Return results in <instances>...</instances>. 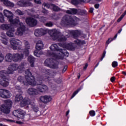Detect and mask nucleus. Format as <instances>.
<instances>
[{
	"mask_svg": "<svg viewBox=\"0 0 126 126\" xmlns=\"http://www.w3.org/2000/svg\"><path fill=\"white\" fill-rule=\"evenodd\" d=\"M3 14L4 16L7 17L8 21L12 24H19V27L17 29V31L15 32L16 35L18 36H22L23 33L25 32V26L23 25L22 22H20L19 18H16L13 20V14L11 11L8 10H4Z\"/></svg>",
	"mask_w": 126,
	"mask_h": 126,
	"instance_id": "obj_1",
	"label": "nucleus"
},
{
	"mask_svg": "<svg viewBox=\"0 0 126 126\" xmlns=\"http://www.w3.org/2000/svg\"><path fill=\"white\" fill-rule=\"evenodd\" d=\"M58 45H60L59 43L58 44H53L50 47V49L52 52L53 51L59 52L60 53H59L58 54L56 55L55 53L51 52L50 51H48L47 54L48 55H49L50 57H53L54 58L59 59V60H63L64 56L67 57L69 54L65 49H60Z\"/></svg>",
	"mask_w": 126,
	"mask_h": 126,
	"instance_id": "obj_2",
	"label": "nucleus"
},
{
	"mask_svg": "<svg viewBox=\"0 0 126 126\" xmlns=\"http://www.w3.org/2000/svg\"><path fill=\"white\" fill-rule=\"evenodd\" d=\"M26 73L27 74L26 78L27 82L30 85H44V84H43V78L38 77L36 82V81L34 79V77L32 76V73H31V72H30L29 69H28L27 70H26Z\"/></svg>",
	"mask_w": 126,
	"mask_h": 126,
	"instance_id": "obj_3",
	"label": "nucleus"
},
{
	"mask_svg": "<svg viewBox=\"0 0 126 126\" xmlns=\"http://www.w3.org/2000/svg\"><path fill=\"white\" fill-rule=\"evenodd\" d=\"M50 36L54 41H58L59 42H63L66 41V38L63 37V34L60 31L56 29H54L50 32Z\"/></svg>",
	"mask_w": 126,
	"mask_h": 126,
	"instance_id": "obj_4",
	"label": "nucleus"
},
{
	"mask_svg": "<svg viewBox=\"0 0 126 126\" xmlns=\"http://www.w3.org/2000/svg\"><path fill=\"white\" fill-rule=\"evenodd\" d=\"M4 104L0 106V110L4 114H9L10 108L12 106V101L9 99L4 100Z\"/></svg>",
	"mask_w": 126,
	"mask_h": 126,
	"instance_id": "obj_5",
	"label": "nucleus"
},
{
	"mask_svg": "<svg viewBox=\"0 0 126 126\" xmlns=\"http://www.w3.org/2000/svg\"><path fill=\"white\" fill-rule=\"evenodd\" d=\"M74 24V20L68 15L64 16L62 20L61 25L63 27H66Z\"/></svg>",
	"mask_w": 126,
	"mask_h": 126,
	"instance_id": "obj_6",
	"label": "nucleus"
},
{
	"mask_svg": "<svg viewBox=\"0 0 126 126\" xmlns=\"http://www.w3.org/2000/svg\"><path fill=\"white\" fill-rule=\"evenodd\" d=\"M44 64L46 66H48L51 68H59V63L57 62V61L53 58L47 59L44 61Z\"/></svg>",
	"mask_w": 126,
	"mask_h": 126,
	"instance_id": "obj_7",
	"label": "nucleus"
},
{
	"mask_svg": "<svg viewBox=\"0 0 126 126\" xmlns=\"http://www.w3.org/2000/svg\"><path fill=\"white\" fill-rule=\"evenodd\" d=\"M68 14H78V15H84L87 14L85 10H81L80 9L72 8L66 11Z\"/></svg>",
	"mask_w": 126,
	"mask_h": 126,
	"instance_id": "obj_8",
	"label": "nucleus"
},
{
	"mask_svg": "<svg viewBox=\"0 0 126 126\" xmlns=\"http://www.w3.org/2000/svg\"><path fill=\"white\" fill-rule=\"evenodd\" d=\"M0 28L2 30H7V31H12V32H15V30L14 29V27L11 24H2L0 26Z\"/></svg>",
	"mask_w": 126,
	"mask_h": 126,
	"instance_id": "obj_9",
	"label": "nucleus"
},
{
	"mask_svg": "<svg viewBox=\"0 0 126 126\" xmlns=\"http://www.w3.org/2000/svg\"><path fill=\"white\" fill-rule=\"evenodd\" d=\"M24 55L23 54L16 53L13 54V62L17 63L18 62H21L23 60Z\"/></svg>",
	"mask_w": 126,
	"mask_h": 126,
	"instance_id": "obj_10",
	"label": "nucleus"
},
{
	"mask_svg": "<svg viewBox=\"0 0 126 126\" xmlns=\"http://www.w3.org/2000/svg\"><path fill=\"white\" fill-rule=\"evenodd\" d=\"M11 94L9 93V92L7 90L0 89V97L7 99V98H10Z\"/></svg>",
	"mask_w": 126,
	"mask_h": 126,
	"instance_id": "obj_11",
	"label": "nucleus"
},
{
	"mask_svg": "<svg viewBox=\"0 0 126 126\" xmlns=\"http://www.w3.org/2000/svg\"><path fill=\"white\" fill-rule=\"evenodd\" d=\"M26 23L30 26H36L38 23V22L36 19L33 18H27L26 19Z\"/></svg>",
	"mask_w": 126,
	"mask_h": 126,
	"instance_id": "obj_12",
	"label": "nucleus"
},
{
	"mask_svg": "<svg viewBox=\"0 0 126 126\" xmlns=\"http://www.w3.org/2000/svg\"><path fill=\"white\" fill-rule=\"evenodd\" d=\"M31 107L32 109L33 112L35 113L36 116L37 117L41 115V111L39 110L38 106L35 104V103H32L31 104Z\"/></svg>",
	"mask_w": 126,
	"mask_h": 126,
	"instance_id": "obj_13",
	"label": "nucleus"
},
{
	"mask_svg": "<svg viewBox=\"0 0 126 126\" xmlns=\"http://www.w3.org/2000/svg\"><path fill=\"white\" fill-rule=\"evenodd\" d=\"M36 91L40 92V93H44L48 90V87L45 85H42L41 86H38L36 87Z\"/></svg>",
	"mask_w": 126,
	"mask_h": 126,
	"instance_id": "obj_14",
	"label": "nucleus"
},
{
	"mask_svg": "<svg viewBox=\"0 0 126 126\" xmlns=\"http://www.w3.org/2000/svg\"><path fill=\"white\" fill-rule=\"evenodd\" d=\"M18 40L15 39V38H11L10 39V44L13 50H17L18 48Z\"/></svg>",
	"mask_w": 126,
	"mask_h": 126,
	"instance_id": "obj_15",
	"label": "nucleus"
},
{
	"mask_svg": "<svg viewBox=\"0 0 126 126\" xmlns=\"http://www.w3.org/2000/svg\"><path fill=\"white\" fill-rule=\"evenodd\" d=\"M40 100L43 103L46 104V103H49V102L52 101V97L49 95L41 96L40 97Z\"/></svg>",
	"mask_w": 126,
	"mask_h": 126,
	"instance_id": "obj_16",
	"label": "nucleus"
},
{
	"mask_svg": "<svg viewBox=\"0 0 126 126\" xmlns=\"http://www.w3.org/2000/svg\"><path fill=\"white\" fill-rule=\"evenodd\" d=\"M25 73H26L25 80H24V77L19 76L17 78V80L18 81H19V82H21V83H22L24 85H28V84H29L28 83V82H27V80H26V76H27V73H26V71H25Z\"/></svg>",
	"mask_w": 126,
	"mask_h": 126,
	"instance_id": "obj_17",
	"label": "nucleus"
},
{
	"mask_svg": "<svg viewBox=\"0 0 126 126\" xmlns=\"http://www.w3.org/2000/svg\"><path fill=\"white\" fill-rule=\"evenodd\" d=\"M31 104H32V103L29 98H25L21 101L20 105L21 107H24V106H26V105H31Z\"/></svg>",
	"mask_w": 126,
	"mask_h": 126,
	"instance_id": "obj_18",
	"label": "nucleus"
},
{
	"mask_svg": "<svg viewBox=\"0 0 126 126\" xmlns=\"http://www.w3.org/2000/svg\"><path fill=\"white\" fill-rule=\"evenodd\" d=\"M44 48V43H43V41L42 40H38L37 41L35 49L37 50V51H40V50H42Z\"/></svg>",
	"mask_w": 126,
	"mask_h": 126,
	"instance_id": "obj_19",
	"label": "nucleus"
},
{
	"mask_svg": "<svg viewBox=\"0 0 126 126\" xmlns=\"http://www.w3.org/2000/svg\"><path fill=\"white\" fill-rule=\"evenodd\" d=\"M20 3H21L22 6H33V4L29 1H25L24 0H21L18 2V4H20Z\"/></svg>",
	"mask_w": 126,
	"mask_h": 126,
	"instance_id": "obj_20",
	"label": "nucleus"
},
{
	"mask_svg": "<svg viewBox=\"0 0 126 126\" xmlns=\"http://www.w3.org/2000/svg\"><path fill=\"white\" fill-rule=\"evenodd\" d=\"M27 93L29 94V95H37L38 92L36 89L31 88L28 89Z\"/></svg>",
	"mask_w": 126,
	"mask_h": 126,
	"instance_id": "obj_21",
	"label": "nucleus"
},
{
	"mask_svg": "<svg viewBox=\"0 0 126 126\" xmlns=\"http://www.w3.org/2000/svg\"><path fill=\"white\" fill-rule=\"evenodd\" d=\"M5 60L7 63H11L13 61V54L8 53L5 57Z\"/></svg>",
	"mask_w": 126,
	"mask_h": 126,
	"instance_id": "obj_22",
	"label": "nucleus"
},
{
	"mask_svg": "<svg viewBox=\"0 0 126 126\" xmlns=\"http://www.w3.org/2000/svg\"><path fill=\"white\" fill-rule=\"evenodd\" d=\"M0 84L3 87H7V86L9 84V82H8V79H7L6 78L5 79H1L0 80Z\"/></svg>",
	"mask_w": 126,
	"mask_h": 126,
	"instance_id": "obj_23",
	"label": "nucleus"
},
{
	"mask_svg": "<svg viewBox=\"0 0 126 126\" xmlns=\"http://www.w3.org/2000/svg\"><path fill=\"white\" fill-rule=\"evenodd\" d=\"M25 42V52L26 55H29V50L30 49V43L27 41H24Z\"/></svg>",
	"mask_w": 126,
	"mask_h": 126,
	"instance_id": "obj_24",
	"label": "nucleus"
},
{
	"mask_svg": "<svg viewBox=\"0 0 126 126\" xmlns=\"http://www.w3.org/2000/svg\"><path fill=\"white\" fill-rule=\"evenodd\" d=\"M66 48L69 51H74L76 45L74 43H70L66 45Z\"/></svg>",
	"mask_w": 126,
	"mask_h": 126,
	"instance_id": "obj_25",
	"label": "nucleus"
},
{
	"mask_svg": "<svg viewBox=\"0 0 126 126\" xmlns=\"http://www.w3.org/2000/svg\"><path fill=\"white\" fill-rule=\"evenodd\" d=\"M0 1H3L4 4L6 6H8L9 7H13L14 6V4L13 3L8 1V0H0Z\"/></svg>",
	"mask_w": 126,
	"mask_h": 126,
	"instance_id": "obj_26",
	"label": "nucleus"
},
{
	"mask_svg": "<svg viewBox=\"0 0 126 126\" xmlns=\"http://www.w3.org/2000/svg\"><path fill=\"white\" fill-rule=\"evenodd\" d=\"M28 61L31 63V66L32 67H34V63L35 62V58L32 56H30L28 58Z\"/></svg>",
	"mask_w": 126,
	"mask_h": 126,
	"instance_id": "obj_27",
	"label": "nucleus"
},
{
	"mask_svg": "<svg viewBox=\"0 0 126 126\" xmlns=\"http://www.w3.org/2000/svg\"><path fill=\"white\" fill-rule=\"evenodd\" d=\"M10 67V68L12 69V70L14 71H16V70H17L18 69V64L17 63H13L9 66Z\"/></svg>",
	"mask_w": 126,
	"mask_h": 126,
	"instance_id": "obj_28",
	"label": "nucleus"
},
{
	"mask_svg": "<svg viewBox=\"0 0 126 126\" xmlns=\"http://www.w3.org/2000/svg\"><path fill=\"white\" fill-rule=\"evenodd\" d=\"M25 65H26V63H22L19 66L18 65V69H20V70H24V69H25Z\"/></svg>",
	"mask_w": 126,
	"mask_h": 126,
	"instance_id": "obj_29",
	"label": "nucleus"
},
{
	"mask_svg": "<svg viewBox=\"0 0 126 126\" xmlns=\"http://www.w3.org/2000/svg\"><path fill=\"white\" fill-rule=\"evenodd\" d=\"M21 94H22V93H20L19 94H17L16 95L15 98L16 102H19V101H21V100H22V99H23V97H22V95H21Z\"/></svg>",
	"mask_w": 126,
	"mask_h": 126,
	"instance_id": "obj_30",
	"label": "nucleus"
},
{
	"mask_svg": "<svg viewBox=\"0 0 126 126\" xmlns=\"http://www.w3.org/2000/svg\"><path fill=\"white\" fill-rule=\"evenodd\" d=\"M72 34L73 36V38L76 39L78 37V36L80 35V32L78 31H74L72 32Z\"/></svg>",
	"mask_w": 126,
	"mask_h": 126,
	"instance_id": "obj_31",
	"label": "nucleus"
},
{
	"mask_svg": "<svg viewBox=\"0 0 126 126\" xmlns=\"http://www.w3.org/2000/svg\"><path fill=\"white\" fill-rule=\"evenodd\" d=\"M50 5L51 7H52L53 10L54 11H60V10H61V8H60L58 6L56 5L55 4H51Z\"/></svg>",
	"mask_w": 126,
	"mask_h": 126,
	"instance_id": "obj_32",
	"label": "nucleus"
},
{
	"mask_svg": "<svg viewBox=\"0 0 126 126\" xmlns=\"http://www.w3.org/2000/svg\"><path fill=\"white\" fill-rule=\"evenodd\" d=\"M0 77H2V78L4 77L6 78V76H7V73L5 70H1L0 71Z\"/></svg>",
	"mask_w": 126,
	"mask_h": 126,
	"instance_id": "obj_33",
	"label": "nucleus"
},
{
	"mask_svg": "<svg viewBox=\"0 0 126 126\" xmlns=\"http://www.w3.org/2000/svg\"><path fill=\"white\" fill-rule=\"evenodd\" d=\"M39 31L40 32V34L41 36H43V35H46V34L48 33V30L46 29H40Z\"/></svg>",
	"mask_w": 126,
	"mask_h": 126,
	"instance_id": "obj_34",
	"label": "nucleus"
},
{
	"mask_svg": "<svg viewBox=\"0 0 126 126\" xmlns=\"http://www.w3.org/2000/svg\"><path fill=\"white\" fill-rule=\"evenodd\" d=\"M20 112V109L14 110L13 112V115H14L15 117H17V118H18V117L20 116V115H19Z\"/></svg>",
	"mask_w": 126,
	"mask_h": 126,
	"instance_id": "obj_35",
	"label": "nucleus"
},
{
	"mask_svg": "<svg viewBox=\"0 0 126 126\" xmlns=\"http://www.w3.org/2000/svg\"><path fill=\"white\" fill-rule=\"evenodd\" d=\"M13 33H14V32H12V31H8V32H6V35L8 37H14V34Z\"/></svg>",
	"mask_w": 126,
	"mask_h": 126,
	"instance_id": "obj_36",
	"label": "nucleus"
},
{
	"mask_svg": "<svg viewBox=\"0 0 126 126\" xmlns=\"http://www.w3.org/2000/svg\"><path fill=\"white\" fill-rule=\"evenodd\" d=\"M19 116H20V117H18V118H19L20 119H23V118H24V116H25V112H24L23 110L20 109Z\"/></svg>",
	"mask_w": 126,
	"mask_h": 126,
	"instance_id": "obj_37",
	"label": "nucleus"
},
{
	"mask_svg": "<svg viewBox=\"0 0 126 126\" xmlns=\"http://www.w3.org/2000/svg\"><path fill=\"white\" fill-rule=\"evenodd\" d=\"M6 72H7V74H12V73H13V72H14V71L9 66L7 69V71Z\"/></svg>",
	"mask_w": 126,
	"mask_h": 126,
	"instance_id": "obj_38",
	"label": "nucleus"
},
{
	"mask_svg": "<svg viewBox=\"0 0 126 126\" xmlns=\"http://www.w3.org/2000/svg\"><path fill=\"white\" fill-rule=\"evenodd\" d=\"M34 35L35 36H36V37H39V36H41V32H40V29H37L35 31Z\"/></svg>",
	"mask_w": 126,
	"mask_h": 126,
	"instance_id": "obj_39",
	"label": "nucleus"
},
{
	"mask_svg": "<svg viewBox=\"0 0 126 126\" xmlns=\"http://www.w3.org/2000/svg\"><path fill=\"white\" fill-rule=\"evenodd\" d=\"M71 3L74 5H77V4H80V2L77 0H71Z\"/></svg>",
	"mask_w": 126,
	"mask_h": 126,
	"instance_id": "obj_40",
	"label": "nucleus"
},
{
	"mask_svg": "<svg viewBox=\"0 0 126 126\" xmlns=\"http://www.w3.org/2000/svg\"><path fill=\"white\" fill-rule=\"evenodd\" d=\"M39 21H40V22H42L43 23H45V22H46V20H47V18L43 16L39 17Z\"/></svg>",
	"mask_w": 126,
	"mask_h": 126,
	"instance_id": "obj_41",
	"label": "nucleus"
},
{
	"mask_svg": "<svg viewBox=\"0 0 126 126\" xmlns=\"http://www.w3.org/2000/svg\"><path fill=\"white\" fill-rule=\"evenodd\" d=\"M15 13H16V14H18L19 15H24L25 13L24 11H22L21 10L18 9L15 11Z\"/></svg>",
	"mask_w": 126,
	"mask_h": 126,
	"instance_id": "obj_42",
	"label": "nucleus"
},
{
	"mask_svg": "<svg viewBox=\"0 0 126 126\" xmlns=\"http://www.w3.org/2000/svg\"><path fill=\"white\" fill-rule=\"evenodd\" d=\"M62 35V37L66 38V40L67 39V38H68V37H69V33L67 32H64Z\"/></svg>",
	"mask_w": 126,
	"mask_h": 126,
	"instance_id": "obj_43",
	"label": "nucleus"
},
{
	"mask_svg": "<svg viewBox=\"0 0 126 126\" xmlns=\"http://www.w3.org/2000/svg\"><path fill=\"white\" fill-rule=\"evenodd\" d=\"M45 25L47 27H52L54 25V23L52 22H48L45 23Z\"/></svg>",
	"mask_w": 126,
	"mask_h": 126,
	"instance_id": "obj_44",
	"label": "nucleus"
},
{
	"mask_svg": "<svg viewBox=\"0 0 126 126\" xmlns=\"http://www.w3.org/2000/svg\"><path fill=\"white\" fill-rule=\"evenodd\" d=\"M45 73L47 75H49L50 76H53V71L50 70H47L46 71Z\"/></svg>",
	"mask_w": 126,
	"mask_h": 126,
	"instance_id": "obj_45",
	"label": "nucleus"
},
{
	"mask_svg": "<svg viewBox=\"0 0 126 126\" xmlns=\"http://www.w3.org/2000/svg\"><path fill=\"white\" fill-rule=\"evenodd\" d=\"M50 8V4L48 3H43L42 4V8Z\"/></svg>",
	"mask_w": 126,
	"mask_h": 126,
	"instance_id": "obj_46",
	"label": "nucleus"
},
{
	"mask_svg": "<svg viewBox=\"0 0 126 126\" xmlns=\"http://www.w3.org/2000/svg\"><path fill=\"white\" fill-rule=\"evenodd\" d=\"M80 90H81V88H79L77 90L75 91L73 94V95H72L71 98H73V97H74V96H75V95H76V94H77L78 92L80 91Z\"/></svg>",
	"mask_w": 126,
	"mask_h": 126,
	"instance_id": "obj_47",
	"label": "nucleus"
},
{
	"mask_svg": "<svg viewBox=\"0 0 126 126\" xmlns=\"http://www.w3.org/2000/svg\"><path fill=\"white\" fill-rule=\"evenodd\" d=\"M1 42L4 45H7L8 44V42H7V40H6V38H2L1 39Z\"/></svg>",
	"mask_w": 126,
	"mask_h": 126,
	"instance_id": "obj_48",
	"label": "nucleus"
},
{
	"mask_svg": "<svg viewBox=\"0 0 126 126\" xmlns=\"http://www.w3.org/2000/svg\"><path fill=\"white\" fill-rule=\"evenodd\" d=\"M4 60V56H3L2 53H0V63H2Z\"/></svg>",
	"mask_w": 126,
	"mask_h": 126,
	"instance_id": "obj_49",
	"label": "nucleus"
},
{
	"mask_svg": "<svg viewBox=\"0 0 126 126\" xmlns=\"http://www.w3.org/2000/svg\"><path fill=\"white\" fill-rule=\"evenodd\" d=\"M39 50H36L34 52V55L35 56V57H37V58H40V54L39 53Z\"/></svg>",
	"mask_w": 126,
	"mask_h": 126,
	"instance_id": "obj_50",
	"label": "nucleus"
},
{
	"mask_svg": "<svg viewBox=\"0 0 126 126\" xmlns=\"http://www.w3.org/2000/svg\"><path fill=\"white\" fill-rule=\"evenodd\" d=\"M74 42L77 45H80L81 44H82V41L79 39H76L74 40Z\"/></svg>",
	"mask_w": 126,
	"mask_h": 126,
	"instance_id": "obj_51",
	"label": "nucleus"
},
{
	"mask_svg": "<svg viewBox=\"0 0 126 126\" xmlns=\"http://www.w3.org/2000/svg\"><path fill=\"white\" fill-rule=\"evenodd\" d=\"M112 66H113V67H117V66H118V62L114 61L112 63Z\"/></svg>",
	"mask_w": 126,
	"mask_h": 126,
	"instance_id": "obj_52",
	"label": "nucleus"
},
{
	"mask_svg": "<svg viewBox=\"0 0 126 126\" xmlns=\"http://www.w3.org/2000/svg\"><path fill=\"white\" fill-rule=\"evenodd\" d=\"M42 12L44 13V14H48L49 12L48 11V10H46V8H44L42 10Z\"/></svg>",
	"mask_w": 126,
	"mask_h": 126,
	"instance_id": "obj_53",
	"label": "nucleus"
},
{
	"mask_svg": "<svg viewBox=\"0 0 126 126\" xmlns=\"http://www.w3.org/2000/svg\"><path fill=\"white\" fill-rule=\"evenodd\" d=\"M34 2L35 3H37V4H41L42 3L41 0H34Z\"/></svg>",
	"mask_w": 126,
	"mask_h": 126,
	"instance_id": "obj_54",
	"label": "nucleus"
},
{
	"mask_svg": "<svg viewBox=\"0 0 126 126\" xmlns=\"http://www.w3.org/2000/svg\"><path fill=\"white\" fill-rule=\"evenodd\" d=\"M90 116L93 117L95 115V112L94 111H91L89 112Z\"/></svg>",
	"mask_w": 126,
	"mask_h": 126,
	"instance_id": "obj_55",
	"label": "nucleus"
},
{
	"mask_svg": "<svg viewBox=\"0 0 126 126\" xmlns=\"http://www.w3.org/2000/svg\"><path fill=\"white\" fill-rule=\"evenodd\" d=\"M16 89H17L18 90H19V93H22V91H21V88H20V86H16Z\"/></svg>",
	"mask_w": 126,
	"mask_h": 126,
	"instance_id": "obj_56",
	"label": "nucleus"
},
{
	"mask_svg": "<svg viewBox=\"0 0 126 126\" xmlns=\"http://www.w3.org/2000/svg\"><path fill=\"white\" fill-rule=\"evenodd\" d=\"M73 19L74 20V24L75 21H79V18L76 17H72Z\"/></svg>",
	"mask_w": 126,
	"mask_h": 126,
	"instance_id": "obj_57",
	"label": "nucleus"
},
{
	"mask_svg": "<svg viewBox=\"0 0 126 126\" xmlns=\"http://www.w3.org/2000/svg\"><path fill=\"white\" fill-rule=\"evenodd\" d=\"M105 56H106V52L104 51L103 53L102 56L101 57V58L100 59V61H103V59H104V58H105Z\"/></svg>",
	"mask_w": 126,
	"mask_h": 126,
	"instance_id": "obj_58",
	"label": "nucleus"
},
{
	"mask_svg": "<svg viewBox=\"0 0 126 126\" xmlns=\"http://www.w3.org/2000/svg\"><path fill=\"white\" fill-rule=\"evenodd\" d=\"M1 37L2 39H5V33L1 32Z\"/></svg>",
	"mask_w": 126,
	"mask_h": 126,
	"instance_id": "obj_59",
	"label": "nucleus"
},
{
	"mask_svg": "<svg viewBox=\"0 0 126 126\" xmlns=\"http://www.w3.org/2000/svg\"><path fill=\"white\" fill-rule=\"evenodd\" d=\"M113 40H114V38H111V40L110 38H109L108 40L106 41V44H110V43H111V42H112Z\"/></svg>",
	"mask_w": 126,
	"mask_h": 126,
	"instance_id": "obj_60",
	"label": "nucleus"
},
{
	"mask_svg": "<svg viewBox=\"0 0 126 126\" xmlns=\"http://www.w3.org/2000/svg\"><path fill=\"white\" fill-rule=\"evenodd\" d=\"M67 69V66H65L63 70V73L65 71H66V70Z\"/></svg>",
	"mask_w": 126,
	"mask_h": 126,
	"instance_id": "obj_61",
	"label": "nucleus"
},
{
	"mask_svg": "<svg viewBox=\"0 0 126 126\" xmlns=\"http://www.w3.org/2000/svg\"><path fill=\"white\" fill-rule=\"evenodd\" d=\"M87 66H88V64L86 63L85 65V66L84 67L83 69L84 70H86V68H87Z\"/></svg>",
	"mask_w": 126,
	"mask_h": 126,
	"instance_id": "obj_62",
	"label": "nucleus"
},
{
	"mask_svg": "<svg viewBox=\"0 0 126 126\" xmlns=\"http://www.w3.org/2000/svg\"><path fill=\"white\" fill-rule=\"evenodd\" d=\"M99 6H100L99 4H95V8H99Z\"/></svg>",
	"mask_w": 126,
	"mask_h": 126,
	"instance_id": "obj_63",
	"label": "nucleus"
},
{
	"mask_svg": "<svg viewBox=\"0 0 126 126\" xmlns=\"http://www.w3.org/2000/svg\"><path fill=\"white\" fill-rule=\"evenodd\" d=\"M110 80L111 82H114V81H115V77H111Z\"/></svg>",
	"mask_w": 126,
	"mask_h": 126,
	"instance_id": "obj_64",
	"label": "nucleus"
}]
</instances>
